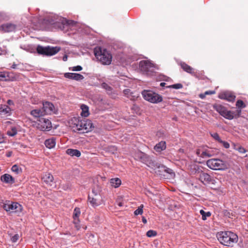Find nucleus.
I'll list each match as a JSON object with an SVG mask.
<instances>
[{
    "instance_id": "1",
    "label": "nucleus",
    "mask_w": 248,
    "mask_h": 248,
    "mask_svg": "<svg viewBox=\"0 0 248 248\" xmlns=\"http://www.w3.org/2000/svg\"><path fill=\"white\" fill-rule=\"evenodd\" d=\"M70 127L75 132L79 133H85L91 131L93 128L92 121L88 119H81L80 117H73L70 122Z\"/></svg>"
},
{
    "instance_id": "2",
    "label": "nucleus",
    "mask_w": 248,
    "mask_h": 248,
    "mask_svg": "<svg viewBox=\"0 0 248 248\" xmlns=\"http://www.w3.org/2000/svg\"><path fill=\"white\" fill-rule=\"evenodd\" d=\"M220 243L225 246L232 247L238 240L237 235L231 231H221L217 233Z\"/></svg>"
},
{
    "instance_id": "3",
    "label": "nucleus",
    "mask_w": 248,
    "mask_h": 248,
    "mask_svg": "<svg viewBox=\"0 0 248 248\" xmlns=\"http://www.w3.org/2000/svg\"><path fill=\"white\" fill-rule=\"evenodd\" d=\"M96 59L104 65H109L112 61V55L106 49L101 47H96L94 50Z\"/></svg>"
},
{
    "instance_id": "4",
    "label": "nucleus",
    "mask_w": 248,
    "mask_h": 248,
    "mask_svg": "<svg viewBox=\"0 0 248 248\" xmlns=\"http://www.w3.org/2000/svg\"><path fill=\"white\" fill-rule=\"evenodd\" d=\"M213 108L220 115L228 120H232L234 118H238L241 113V110H237L236 112L228 110L225 107L218 104H214Z\"/></svg>"
},
{
    "instance_id": "5",
    "label": "nucleus",
    "mask_w": 248,
    "mask_h": 248,
    "mask_svg": "<svg viewBox=\"0 0 248 248\" xmlns=\"http://www.w3.org/2000/svg\"><path fill=\"white\" fill-rule=\"evenodd\" d=\"M141 94L146 101L153 104H157L163 101L162 96L153 91L143 90Z\"/></svg>"
},
{
    "instance_id": "6",
    "label": "nucleus",
    "mask_w": 248,
    "mask_h": 248,
    "mask_svg": "<svg viewBox=\"0 0 248 248\" xmlns=\"http://www.w3.org/2000/svg\"><path fill=\"white\" fill-rule=\"evenodd\" d=\"M88 201L93 207L100 205L103 202L99 190L94 188H93L91 194L88 195Z\"/></svg>"
},
{
    "instance_id": "7",
    "label": "nucleus",
    "mask_w": 248,
    "mask_h": 248,
    "mask_svg": "<svg viewBox=\"0 0 248 248\" xmlns=\"http://www.w3.org/2000/svg\"><path fill=\"white\" fill-rule=\"evenodd\" d=\"M61 50L59 46H43L38 45L36 48L37 53L42 55L50 56H53L59 52Z\"/></svg>"
},
{
    "instance_id": "8",
    "label": "nucleus",
    "mask_w": 248,
    "mask_h": 248,
    "mask_svg": "<svg viewBox=\"0 0 248 248\" xmlns=\"http://www.w3.org/2000/svg\"><path fill=\"white\" fill-rule=\"evenodd\" d=\"M206 165L210 169L215 170H222L227 169L226 163L219 159H210L207 161Z\"/></svg>"
},
{
    "instance_id": "9",
    "label": "nucleus",
    "mask_w": 248,
    "mask_h": 248,
    "mask_svg": "<svg viewBox=\"0 0 248 248\" xmlns=\"http://www.w3.org/2000/svg\"><path fill=\"white\" fill-rule=\"evenodd\" d=\"M139 67L143 73L148 75L153 72L155 65L149 61L143 60L140 62Z\"/></svg>"
},
{
    "instance_id": "10",
    "label": "nucleus",
    "mask_w": 248,
    "mask_h": 248,
    "mask_svg": "<svg viewBox=\"0 0 248 248\" xmlns=\"http://www.w3.org/2000/svg\"><path fill=\"white\" fill-rule=\"evenodd\" d=\"M38 121V127L42 131L49 130L52 127L51 123L48 119L41 118Z\"/></svg>"
},
{
    "instance_id": "11",
    "label": "nucleus",
    "mask_w": 248,
    "mask_h": 248,
    "mask_svg": "<svg viewBox=\"0 0 248 248\" xmlns=\"http://www.w3.org/2000/svg\"><path fill=\"white\" fill-rule=\"evenodd\" d=\"M199 180L204 185L214 184L216 183L215 180L208 173L201 172L199 175Z\"/></svg>"
},
{
    "instance_id": "12",
    "label": "nucleus",
    "mask_w": 248,
    "mask_h": 248,
    "mask_svg": "<svg viewBox=\"0 0 248 248\" xmlns=\"http://www.w3.org/2000/svg\"><path fill=\"white\" fill-rule=\"evenodd\" d=\"M134 157L135 159L140 161L147 165L150 162L149 156L140 151L136 152L134 155Z\"/></svg>"
},
{
    "instance_id": "13",
    "label": "nucleus",
    "mask_w": 248,
    "mask_h": 248,
    "mask_svg": "<svg viewBox=\"0 0 248 248\" xmlns=\"http://www.w3.org/2000/svg\"><path fill=\"white\" fill-rule=\"evenodd\" d=\"M218 97L220 99L226 100L229 102H233L235 100V96L232 93L226 91L219 93Z\"/></svg>"
},
{
    "instance_id": "14",
    "label": "nucleus",
    "mask_w": 248,
    "mask_h": 248,
    "mask_svg": "<svg viewBox=\"0 0 248 248\" xmlns=\"http://www.w3.org/2000/svg\"><path fill=\"white\" fill-rule=\"evenodd\" d=\"M15 79L13 74L9 72H0V80L13 81Z\"/></svg>"
},
{
    "instance_id": "15",
    "label": "nucleus",
    "mask_w": 248,
    "mask_h": 248,
    "mask_svg": "<svg viewBox=\"0 0 248 248\" xmlns=\"http://www.w3.org/2000/svg\"><path fill=\"white\" fill-rule=\"evenodd\" d=\"M42 179L44 183L48 186H51L54 184V178L53 175L49 172H45L43 174Z\"/></svg>"
},
{
    "instance_id": "16",
    "label": "nucleus",
    "mask_w": 248,
    "mask_h": 248,
    "mask_svg": "<svg viewBox=\"0 0 248 248\" xmlns=\"http://www.w3.org/2000/svg\"><path fill=\"white\" fill-rule=\"evenodd\" d=\"M42 110L45 115L50 114L53 111L54 107L52 103L49 102H45L43 103Z\"/></svg>"
},
{
    "instance_id": "17",
    "label": "nucleus",
    "mask_w": 248,
    "mask_h": 248,
    "mask_svg": "<svg viewBox=\"0 0 248 248\" xmlns=\"http://www.w3.org/2000/svg\"><path fill=\"white\" fill-rule=\"evenodd\" d=\"M179 65L181 66L182 69L186 72L189 73L192 75H195L194 69L191 67L190 65L186 64V62H180L179 63Z\"/></svg>"
},
{
    "instance_id": "18",
    "label": "nucleus",
    "mask_w": 248,
    "mask_h": 248,
    "mask_svg": "<svg viewBox=\"0 0 248 248\" xmlns=\"http://www.w3.org/2000/svg\"><path fill=\"white\" fill-rule=\"evenodd\" d=\"M16 25L12 23H6L0 26V30L4 32H11L16 30Z\"/></svg>"
},
{
    "instance_id": "19",
    "label": "nucleus",
    "mask_w": 248,
    "mask_h": 248,
    "mask_svg": "<svg viewBox=\"0 0 248 248\" xmlns=\"http://www.w3.org/2000/svg\"><path fill=\"white\" fill-rule=\"evenodd\" d=\"M22 210V206L17 202H11L10 212L11 213H20Z\"/></svg>"
},
{
    "instance_id": "20",
    "label": "nucleus",
    "mask_w": 248,
    "mask_h": 248,
    "mask_svg": "<svg viewBox=\"0 0 248 248\" xmlns=\"http://www.w3.org/2000/svg\"><path fill=\"white\" fill-rule=\"evenodd\" d=\"M64 77L66 78L76 80H79L84 78V77L82 75L78 73H66L64 74Z\"/></svg>"
},
{
    "instance_id": "21",
    "label": "nucleus",
    "mask_w": 248,
    "mask_h": 248,
    "mask_svg": "<svg viewBox=\"0 0 248 248\" xmlns=\"http://www.w3.org/2000/svg\"><path fill=\"white\" fill-rule=\"evenodd\" d=\"M0 180L2 182L6 184H14L15 182V179L10 174L6 173L1 176Z\"/></svg>"
},
{
    "instance_id": "22",
    "label": "nucleus",
    "mask_w": 248,
    "mask_h": 248,
    "mask_svg": "<svg viewBox=\"0 0 248 248\" xmlns=\"http://www.w3.org/2000/svg\"><path fill=\"white\" fill-rule=\"evenodd\" d=\"M196 153L198 156L202 158L209 157L206 148L205 147H202L197 149Z\"/></svg>"
},
{
    "instance_id": "23",
    "label": "nucleus",
    "mask_w": 248,
    "mask_h": 248,
    "mask_svg": "<svg viewBox=\"0 0 248 248\" xmlns=\"http://www.w3.org/2000/svg\"><path fill=\"white\" fill-rule=\"evenodd\" d=\"M123 93L124 95L129 98L131 100H135L139 96L138 94L131 92V90L129 89L124 90Z\"/></svg>"
},
{
    "instance_id": "24",
    "label": "nucleus",
    "mask_w": 248,
    "mask_h": 248,
    "mask_svg": "<svg viewBox=\"0 0 248 248\" xmlns=\"http://www.w3.org/2000/svg\"><path fill=\"white\" fill-rule=\"evenodd\" d=\"M30 114L35 118H39V119L45 115L44 111L42 109H35L31 110Z\"/></svg>"
},
{
    "instance_id": "25",
    "label": "nucleus",
    "mask_w": 248,
    "mask_h": 248,
    "mask_svg": "<svg viewBox=\"0 0 248 248\" xmlns=\"http://www.w3.org/2000/svg\"><path fill=\"white\" fill-rule=\"evenodd\" d=\"M46 146L49 149L54 148L56 145V139L52 137L50 139H47L45 141Z\"/></svg>"
},
{
    "instance_id": "26",
    "label": "nucleus",
    "mask_w": 248,
    "mask_h": 248,
    "mask_svg": "<svg viewBox=\"0 0 248 248\" xmlns=\"http://www.w3.org/2000/svg\"><path fill=\"white\" fill-rule=\"evenodd\" d=\"M166 148V142L164 141H161L157 143L154 149L156 152H161V151L164 150Z\"/></svg>"
},
{
    "instance_id": "27",
    "label": "nucleus",
    "mask_w": 248,
    "mask_h": 248,
    "mask_svg": "<svg viewBox=\"0 0 248 248\" xmlns=\"http://www.w3.org/2000/svg\"><path fill=\"white\" fill-rule=\"evenodd\" d=\"M67 154L72 156H76L77 157H79L81 155L80 152L77 149H68L66 151Z\"/></svg>"
},
{
    "instance_id": "28",
    "label": "nucleus",
    "mask_w": 248,
    "mask_h": 248,
    "mask_svg": "<svg viewBox=\"0 0 248 248\" xmlns=\"http://www.w3.org/2000/svg\"><path fill=\"white\" fill-rule=\"evenodd\" d=\"M11 108L7 105H1L0 106V113L1 114H10Z\"/></svg>"
},
{
    "instance_id": "29",
    "label": "nucleus",
    "mask_w": 248,
    "mask_h": 248,
    "mask_svg": "<svg viewBox=\"0 0 248 248\" xmlns=\"http://www.w3.org/2000/svg\"><path fill=\"white\" fill-rule=\"evenodd\" d=\"M110 183L112 186L116 188L121 185V180L118 178H112L110 180Z\"/></svg>"
},
{
    "instance_id": "30",
    "label": "nucleus",
    "mask_w": 248,
    "mask_h": 248,
    "mask_svg": "<svg viewBox=\"0 0 248 248\" xmlns=\"http://www.w3.org/2000/svg\"><path fill=\"white\" fill-rule=\"evenodd\" d=\"M81 108L82 109V111L80 113V115L82 116L85 117L88 116L89 115L88 107L85 105H82L81 106Z\"/></svg>"
},
{
    "instance_id": "31",
    "label": "nucleus",
    "mask_w": 248,
    "mask_h": 248,
    "mask_svg": "<svg viewBox=\"0 0 248 248\" xmlns=\"http://www.w3.org/2000/svg\"><path fill=\"white\" fill-rule=\"evenodd\" d=\"M11 170L13 172L16 174H20L22 172L21 168L17 165H14L12 166Z\"/></svg>"
},
{
    "instance_id": "32",
    "label": "nucleus",
    "mask_w": 248,
    "mask_h": 248,
    "mask_svg": "<svg viewBox=\"0 0 248 248\" xmlns=\"http://www.w3.org/2000/svg\"><path fill=\"white\" fill-rule=\"evenodd\" d=\"M200 213L202 216V219L203 220H206L207 217H209L211 215V214L210 212H205L203 210H201L200 211Z\"/></svg>"
},
{
    "instance_id": "33",
    "label": "nucleus",
    "mask_w": 248,
    "mask_h": 248,
    "mask_svg": "<svg viewBox=\"0 0 248 248\" xmlns=\"http://www.w3.org/2000/svg\"><path fill=\"white\" fill-rule=\"evenodd\" d=\"M158 168L161 169L162 170V171H164V172H167L169 174L172 173V170L166 168L165 166L163 165H158Z\"/></svg>"
},
{
    "instance_id": "34",
    "label": "nucleus",
    "mask_w": 248,
    "mask_h": 248,
    "mask_svg": "<svg viewBox=\"0 0 248 248\" xmlns=\"http://www.w3.org/2000/svg\"><path fill=\"white\" fill-rule=\"evenodd\" d=\"M236 106L239 108V110H241V108H245L246 106L244 102L241 100H238L236 103Z\"/></svg>"
},
{
    "instance_id": "35",
    "label": "nucleus",
    "mask_w": 248,
    "mask_h": 248,
    "mask_svg": "<svg viewBox=\"0 0 248 248\" xmlns=\"http://www.w3.org/2000/svg\"><path fill=\"white\" fill-rule=\"evenodd\" d=\"M144 206L143 204H141L137 209L134 211V215L136 216L139 215H141L143 213V208Z\"/></svg>"
},
{
    "instance_id": "36",
    "label": "nucleus",
    "mask_w": 248,
    "mask_h": 248,
    "mask_svg": "<svg viewBox=\"0 0 248 248\" xmlns=\"http://www.w3.org/2000/svg\"><path fill=\"white\" fill-rule=\"evenodd\" d=\"M81 214L80 209L78 207H76L74 210L73 217H79Z\"/></svg>"
},
{
    "instance_id": "37",
    "label": "nucleus",
    "mask_w": 248,
    "mask_h": 248,
    "mask_svg": "<svg viewBox=\"0 0 248 248\" xmlns=\"http://www.w3.org/2000/svg\"><path fill=\"white\" fill-rule=\"evenodd\" d=\"M234 149L240 154H244L247 152V150L241 146H235Z\"/></svg>"
},
{
    "instance_id": "38",
    "label": "nucleus",
    "mask_w": 248,
    "mask_h": 248,
    "mask_svg": "<svg viewBox=\"0 0 248 248\" xmlns=\"http://www.w3.org/2000/svg\"><path fill=\"white\" fill-rule=\"evenodd\" d=\"M17 134V130L16 127H12L10 130L7 131V134L10 136H14Z\"/></svg>"
},
{
    "instance_id": "39",
    "label": "nucleus",
    "mask_w": 248,
    "mask_h": 248,
    "mask_svg": "<svg viewBox=\"0 0 248 248\" xmlns=\"http://www.w3.org/2000/svg\"><path fill=\"white\" fill-rule=\"evenodd\" d=\"M158 165H156V167L155 169V172L160 176H165V174H164V171H162V170L161 169H158Z\"/></svg>"
},
{
    "instance_id": "40",
    "label": "nucleus",
    "mask_w": 248,
    "mask_h": 248,
    "mask_svg": "<svg viewBox=\"0 0 248 248\" xmlns=\"http://www.w3.org/2000/svg\"><path fill=\"white\" fill-rule=\"evenodd\" d=\"M156 235V232L152 230H149L146 233V235L149 237H154Z\"/></svg>"
},
{
    "instance_id": "41",
    "label": "nucleus",
    "mask_w": 248,
    "mask_h": 248,
    "mask_svg": "<svg viewBox=\"0 0 248 248\" xmlns=\"http://www.w3.org/2000/svg\"><path fill=\"white\" fill-rule=\"evenodd\" d=\"M207 151L208 152V156L209 157L215 155L216 154V152L210 148H206Z\"/></svg>"
},
{
    "instance_id": "42",
    "label": "nucleus",
    "mask_w": 248,
    "mask_h": 248,
    "mask_svg": "<svg viewBox=\"0 0 248 248\" xmlns=\"http://www.w3.org/2000/svg\"><path fill=\"white\" fill-rule=\"evenodd\" d=\"M168 88L179 89H181L183 88V85L181 83H177V84L170 85V86H168Z\"/></svg>"
},
{
    "instance_id": "43",
    "label": "nucleus",
    "mask_w": 248,
    "mask_h": 248,
    "mask_svg": "<svg viewBox=\"0 0 248 248\" xmlns=\"http://www.w3.org/2000/svg\"><path fill=\"white\" fill-rule=\"evenodd\" d=\"M212 137L217 141L219 143L222 142V140H221L219 135L217 133H214L211 134Z\"/></svg>"
},
{
    "instance_id": "44",
    "label": "nucleus",
    "mask_w": 248,
    "mask_h": 248,
    "mask_svg": "<svg viewBox=\"0 0 248 248\" xmlns=\"http://www.w3.org/2000/svg\"><path fill=\"white\" fill-rule=\"evenodd\" d=\"M73 223L75 224V227L77 228L78 230L79 229V217H73Z\"/></svg>"
},
{
    "instance_id": "45",
    "label": "nucleus",
    "mask_w": 248,
    "mask_h": 248,
    "mask_svg": "<svg viewBox=\"0 0 248 248\" xmlns=\"http://www.w3.org/2000/svg\"><path fill=\"white\" fill-rule=\"evenodd\" d=\"M101 86L103 88L105 89V90H106L107 91H111L112 90V88L109 86L108 84H107L106 83H103L102 84H101Z\"/></svg>"
},
{
    "instance_id": "46",
    "label": "nucleus",
    "mask_w": 248,
    "mask_h": 248,
    "mask_svg": "<svg viewBox=\"0 0 248 248\" xmlns=\"http://www.w3.org/2000/svg\"><path fill=\"white\" fill-rule=\"evenodd\" d=\"M10 202H8V203H4L3 205V209L7 212H10Z\"/></svg>"
},
{
    "instance_id": "47",
    "label": "nucleus",
    "mask_w": 248,
    "mask_h": 248,
    "mask_svg": "<svg viewBox=\"0 0 248 248\" xmlns=\"http://www.w3.org/2000/svg\"><path fill=\"white\" fill-rule=\"evenodd\" d=\"M19 236L18 234H16L11 238L12 242L15 243L19 239Z\"/></svg>"
},
{
    "instance_id": "48",
    "label": "nucleus",
    "mask_w": 248,
    "mask_h": 248,
    "mask_svg": "<svg viewBox=\"0 0 248 248\" xmlns=\"http://www.w3.org/2000/svg\"><path fill=\"white\" fill-rule=\"evenodd\" d=\"M82 69V67L80 65L74 66L72 68V70L74 71H79Z\"/></svg>"
},
{
    "instance_id": "49",
    "label": "nucleus",
    "mask_w": 248,
    "mask_h": 248,
    "mask_svg": "<svg viewBox=\"0 0 248 248\" xmlns=\"http://www.w3.org/2000/svg\"><path fill=\"white\" fill-rule=\"evenodd\" d=\"M222 144V145L226 149H228L230 147V144L228 142L222 140V142H220Z\"/></svg>"
},
{
    "instance_id": "50",
    "label": "nucleus",
    "mask_w": 248,
    "mask_h": 248,
    "mask_svg": "<svg viewBox=\"0 0 248 248\" xmlns=\"http://www.w3.org/2000/svg\"><path fill=\"white\" fill-rule=\"evenodd\" d=\"M215 93V92L214 91H208L205 92V95L213 94Z\"/></svg>"
},
{
    "instance_id": "51",
    "label": "nucleus",
    "mask_w": 248,
    "mask_h": 248,
    "mask_svg": "<svg viewBox=\"0 0 248 248\" xmlns=\"http://www.w3.org/2000/svg\"><path fill=\"white\" fill-rule=\"evenodd\" d=\"M142 221L144 224H146L147 223V219L144 217H142Z\"/></svg>"
},
{
    "instance_id": "52",
    "label": "nucleus",
    "mask_w": 248,
    "mask_h": 248,
    "mask_svg": "<svg viewBox=\"0 0 248 248\" xmlns=\"http://www.w3.org/2000/svg\"><path fill=\"white\" fill-rule=\"evenodd\" d=\"M7 103L9 104V105H11V104H13V102L12 100H8L7 101Z\"/></svg>"
},
{
    "instance_id": "53",
    "label": "nucleus",
    "mask_w": 248,
    "mask_h": 248,
    "mask_svg": "<svg viewBox=\"0 0 248 248\" xmlns=\"http://www.w3.org/2000/svg\"><path fill=\"white\" fill-rule=\"evenodd\" d=\"M63 59V60L64 61H67V55H64V56L63 57V59Z\"/></svg>"
},
{
    "instance_id": "54",
    "label": "nucleus",
    "mask_w": 248,
    "mask_h": 248,
    "mask_svg": "<svg viewBox=\"0 0 248 248\" xmlns=\"http://www.w3.org/2000/svg\"><path fill=\"white\" fill-rule=\"evenodd\" d=\"M118 205L119 206L121 207V206H123V205H124V203H123V202H118Z\"/></svg>"
},
{
    "instance_id": "55",
    "label": "nucleus",
    "mask_w": 248,
    "mask_h": 248,
    "mask_svg": "<svg viewBox=\"0 0 248 248\" xmlns=\"http://www.w3.org/2000/svg\"><path fill=\"white\" fill-rule=\"evenodd\" d=\"M165 85H166V83H165V82H161L160 84V86L161 87H164Z\"/></svg>"
},
{
    "instance_id": "56",
    "label": "nucleus",
    "mask_w": 248,
    "mask_h": 248,
    "mask_svg": "<svg viewBox=\"0 0 248 248\" xmlns=\"http://www.w3.org/2000/svg\"><path fill=\"white\" fill-rule=\"evenodd\" d=\"M12 68H13V69L16 68V64H13L12 66Z\"/></svg>"
},
{
    "instance_id": "57",
    "label": "nucleus",
    "mask_w": 248,
    "mask_h": 248,
    "mask_svg": "<svg viewBox=\"0 0 248 248\" xmlns=\"http://www.w3.org/2000/svg\"><path fill=\"white\" fill-rule=\"evenodd\" d=\"M11 155V152H9L7 154V156L8 157H10Z\"/></svg>"
},
{
    "instance_id": "58",
    "label": "nucleus",
    "mask_w": 248,
    "mask_h": 248,
    "mask_svg": "<svg viewBox=\"0 0 248 248\" xmlns=\"http://www.w3.org/2000/svg\"><path fill=\"white\" fill-rule=\"evenodd\" d=\"M90 237L94 238V235L91 234V235H90Z\"/></svg>"
},
{
    "instance_id": "59",
    "label": "nucleus",
    "mask_w": 248,
    "mask_h": 248,
    "mask_svg": "<svg viewBox=\"0 0 248 248\" xmlns=\"http://www.w3.org/2000/svg\"><path fill=\"white\" fill-rule=\"evenodd\" d=\"M200 97H201V98H203V97H204V95H203L201 94V95H200Z\"/></svg>"
},
{
    "instance_id": "60",
    "label": "nucleus",
    "mask_w": 248,
    "mask_h": 248,
    "mask_svg": "<svg viewBox=\"0 0 248 248\" xmlns=\"http://www.w3.org/2000/svg\"><path fill=\"white\" fill-rule=\"evenodd\" d=\"M245 156V157H247V156H248V155H246Z\"/></svg>"
}]
</instances>
